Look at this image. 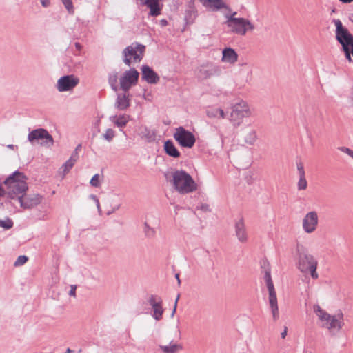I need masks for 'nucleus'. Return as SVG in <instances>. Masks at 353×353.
I'll list each match as a JSON object with an SVG mask.
<instances>
[{"label": "nucleus", "mask_w": 353, "mask_h": 353, "mask_svg": "<svg viewBox=\"0 0 353 353\" xmlns=\"http://www.w3.org/2000/svg\"><path fill=\"white\" fill-rule=\"evenodd\" d=\"M77 285H72L70 286V290L69 291V293L68 294L70 296H76V290H77Z\"/></svg>", "instance_id": "46"}, {"label": "nucleus", "mask_w": 353, "mask_h": 353, "mask_svg": "<svg viewBox=\"0 0 353 353\" xmlns=\"http://www.w3.org/2000/svg\"><path fill=\"white\" fill-rule=\"evenodd\" d=\"M13 225L14 222L9 217H6L5 220L0 219V227L4 229L5 230L11 229L13 227Z\"/></svg>", "instance_id": "31"}, {"label": "nucleus", "mask_w": 353, "mask_h": 353, "mask_svg": "<svg viewBox=\"0 0 353 353\" xmlns=\"http://www.w3.org/2000/svg\"><path fill=\"white\" fill-rule=\"evenodd\" d=\"M74 162H77V161L79 159V154L76 151H73L70 159Z\"/></svg>", "instance_id": "47"}, {"label": "nucleus", "mask_w": 353, "mask_h": 353, "mask_svg": "<svg viewBox=\"0 0 353 353\" xmlns=\"http://www.w3.org/2000/svg\"><path fill=\"white\" fill-rule=\"evenodd\" d=\"M341 150L347 153L349 156L353 158V151L350 148L343 147L341 148Z\"/></svg>", "instance_id": "51"}, {"label": "nucleus", "mask_w": 353, "mask_h": 353, "mask_svg": "<svg viewBox=\"0 0 353 353\" xmlns=\"http://www.w3.org/2000/svg\"><path fill=\"white\" fill-rule=\"evenodd\" d=\"M221 59L223 61L234 63L237 61L238 54L233 48L230 47H226L223 48L222 51Z\"/></svg>", "instance_id": "24"}, {"label": "nucleus", "mask_w": 353, "mask_h": 353, "mask_svg": "<svg viewBox=\"0 0 353 353\" xmlns=\"http://www.w3.org/2000/svg\"><path fill=\"white\" fill-rule=\"evenodd\" d=\"M335 304L342 310L347 306V294L344 289H339L336 294Z\"/></svg>", "instance_id": "26"}, {"label": "nucleus", "mask_w": 353, "mask_h": 353, "mask_svg": "<svg viewBox=\"0 0 353 353\" xmlns=\"http://www.w3.org/2000/svg\"><path fill=\"white\" fill-rule=\"evenodd\" d=\"M75 162L72 161L70 159H68L66 161L64 164L63 165V173L64 174L69 172V171L74 166Z\"/></svg>", "instance_id": "40"}, {"label": "nucleus", "mask_w": 353, "mask_h": 353, "mask_svg": "<svg viewBox=\"0 0 353 353\" xmlns=\"http://www.w3.org/2000/svg\"><path fill=\"white\" fill-rule=\"evenodd\" d=\"M81 148H82V145H81V143H79V144H78V145L76 146V148H75V149H74V151H76L77 152H78L79 150H81Z\"/></svg>", "instance_id": "61"}, {"label": "nucleus", "mask_w": 353, "mask_h": 353, "mask_svg": "<svg viewBox=\"0 0 353 353\" xmlns=\"http://www.w3.org/2000/svg\"><path fill=\"white\" fill-rule=\"evenodd\" d=\"M179 298H180V294H178V295L175 299V302H174V303H176V305H178V301L179 300Z\"/></svg>", "instance_id": "63"}, {"label": "nucleus", "mask_w": 353, "mask_h": 353, "mask_svg": "<svg viewBox=\"0 0 353 353\" xmlns=\"http://www.w3.org/2000/svg\"><path fill=\"white\" fill-rule=\"evenodd\" d=\"M99 178L100 176L99 174H95L94 175H93L90 181V184L91 185V186L94 188L99 187L101 185Z\"/></svg>", "instance_id": "39"}, {"label": "nucleus", "mask_w": 353, "mask_h": 353, "mask_svg": "<svg viewBox=\"0 0 353 353\" xmlns=\"http://www.w3.org/2000/svg\"><path fill=\"white\" fill-rule=\"evenodd\" d=\"M139 78V72L134 68L125 71L120 77V89L128 92L130 88L136 85Z\"/></svg>", "instance_id": "10"}, {"label": "nucleus", "mask_w": 353, "mask_h": 353, "mask_svg": "<svg viewBox=\"0 0 353 353\" xmlns=\"http://www.w3.org/2000/svg\"><path fill=\"white\" fill-rule=\"evenodd\" d=\"M144 6H146L150 9L148 12V17H157L161 14V11L163 10V3H146V1L143 2Z\"/></svg>", "instance_id": "25"}, {"label": "nucleus", "mask_w": 353, "mask_h": 353, "mask_svg": "<svg viewBox=\"0 0 353 353\" xmlns=\"http://www.w3.org/2000/svg\"><path fill=\"white\" fill-rule=\"evenodd\" d=\"M148 302L153 310L152 317L156 321H160L164 312L162 299L157 295H151Z\"/></svg>", "instance_id": "16"}, {"label": "nucleus", "mask_w": 353, "mask_h": 353, "mask_svg": "<svg viewBox=\"0 0 353 353\" xmlns=\"http://www.w3.org/2000/svg\"><path fill=\"white\" fill-rule=\"evenodd\" d=\"M268 290V301L272 311L274 321H276L279 318V307L276 290L272 281L265 282Z\"/></svg>", "instance_id": "15"}, {"label": "nucleus", "mask_w": 353, "mask_h": 353, "mask_svg": "<svg viewBox=\"0 0 353 353\" xmlns=\"http://www.w3.org/2000/svg\"><path fill=\"white\" fill-rule=\"evenodd\" d=\"M143 231L146 237L152 238L155 235V230L153 228H151L147 222L144 223Z\"/></svg>", "instance_id": "33"}, {"label": "nucleus", "mask_w": 353, "mask_h": 353, "mask_svg": "<svg viewBox=\"0 0 353 353\" xmlns=\"http://www.w3.org/2000/svg\"><path fill=\"white\" fill-rule=\"evenodd\" d=\"M297 170L299 171V176H305L304 167L301 162L297 163Z\"/></svg>", "instance_id": "43"}, {"label": "nucleus", "mask_w": 353, "mask_h": 353, "mask_svg": "<svg viewBox=\"0 0 353 353\" xmlns=\"http://www.w3.org/2000/svg\"><path fill=\"white\" fill-rule=\"evenodd\" d=\"M194 1H195V0H189L188 1V4H187V6L188 8V10H197V9L196 8L195 5H194Z\"/></svg>", "instance_id": "44"}, {"label": "nucleus", "mask_w": 353, "mask_h": 353, "mask_svg": "<svg viewBox=\"0 0 353 353\" xmlns=\"http://www.w3.org/2000/svg\"><path fill=\"white\" fill-rule=\"evenodd\" d=\"M90 198H91L92 199H93V201H95L97 208H98L99 211H100L101 210L100 204H99V199L97 198V196L94 194H90Z\"/></svg>", "instance_id": "48"}, {"label": "nucleus", "mask_w": 353, "mask_h": 353, "mask_svg": "<svg viewBox=\"0 0 353 353\" xmlns=\"http://www.w3.org/2000/svg\"><path fill=\"white\" fill-rule=\"evenodd\" d=\"M318 223L317 213L314 211L308 212L303 219V227L307 233L312 232Z\"/></svg>", "instance_id": "18"}, {"label": "nucleus", "mask_w": 353, "mask_h": 353, "mask_svg": "<svg viewBox=\"0 0 353 353\" xmlns=\"http://www.w3.org/2000/svg\"><path fill=\"white\" fill-rule=\"evenodd\" d=\"M74 46L78 51H81L83 48V46L79 42H76Z\"/></svg>", "instance_id": "57"}, {"label": "nucleus", "mask_w": 353, "mask_h": 353, "mask_svg": "<svg viewBox=\"0 0 353 353\" xmlns=\"http://www.w3.org/2000/svg\"><path fill=\"white\" fill-rule=\"evenodd\" d=\"M264 279H265V282L269 281H272V276H271V270L270 271L268 270V271L265 272Z\"/></svg>", "instance_id": "49"}, {"label": "nucleus", "mask_w": 353, "mask_h": 353, "mask_svg": "<svg viewBox=\"0 0 353 353\" xmlns=\"http://www.w3.org/2000/svg\"><path fill=\"white\" fill-rule=\"evenodd\" d=\"M111 121L114 124L119 128H124L130 119V115L120 114L119 116H112L110 117Z\"/></svg>", "instance_id": "27"}, {"label": "nucleus", "mask_w": 353, "mask_h": 353, "mask_svg": "<svg viewBox=\"0 0 353 353\" xmlns=\"http://www.w3.org/2000/svg\"><path fill=\"white\" fill-rule=\"evenodd\" d=\"M314 312L318 316L319 319L321 321H325L323 327H326L329 330H331V314H328L326 311L323 310L319 305H314Z\"/></svg>", "instance_id": "19"}, {"label": "nucleus", "mask_w": 353, "mask_h": 353, "mask_svg": "<svg viewBox=\"0 0 353 353\" xmlns=\"http://www.w3.org/2000/svg\"><path fill=\"white\" fill-rule=\"evenodd\" d=\"M221 68L212 62H207L200 65L197 71V77L205 80L220 76Z\"/></svg>", "instance_id": "11"}, {"label": "nucleus", "mask_w": 353, "mask_h": 353, "mask_svg": "<svg viewBox=\"0 0 353 353\" xmlns=\"http://www.w3.org/2000/svg\"><path fill=\"white\" fill-rule=\"evenodd\" d=\"M245 27L247 28V31L248 30H252L254 28V25L251 23V21L247 19H245Z\"/></svg>", "instance_id": "45"}, {"label": "nucleus", "mask_w": 353, "mask_h": 353, "mask_svg": "<svg viewBox=\"0 0 353 353\" xmlns=\"http://www.w3.org/2000/svg\"><path fill=\"white\" fill-rule=\"evenodd\" d=\"M40 3L43 8H48L50 5V0H40Z\"/></svg>", "instance_id": "52"}, {"label": "nucleus", "mask_w": 353, "mask_h": 353, "mask_svg": "<svg viewBox=\"0 0 353 353\" xmlns=\"http://www.w3.org/2000/svg\"><path fill=\"white\" fill-rule=\"evenodd\" d=\"M250 111L248 106L244 101L235 103L232 107L230 120L234 127H238L242 123L244 117H248Z\"/></svg>", "instance_id": "7"}, {"label": "nucleus", "mask_w": 353, "mask_h": 353, "mask_svg": "<svg viewBox=\"0 0 353 353\" xmlns=\"http://www.w3.org/2000/svg\"><path fill=\"white\" fill-rule=\"evenodd\" d=\"M245 18L243 17H228V20H226L223 24L230 28V32L239 34L245 35L247 32V28L245 27Z\"/></svg>", "instance_id": "14"}, {"label": "nucleus", "mask_w": 353, "mask_h": 353, "mask_svg": "<svg viewBox=\"0 0 353 353\" xmlns=\"http://www.w3.org/2000/svg\"><path fill=\"white\" fill-rule=\"evenodd\" d=\"M118 79V72H114L108 75V83L111 87V88L114 91H117L119 88L117 84Z\"/></svg>", "instance_id": "30"}, {"label": "nucleus", "mask_w": 353, "mask_h": 353, "mask_svg": "<svg viewBox=\"0 0 353 353\" xmlns=\"http://www.w3.org/2000/svg\"><path fill=\"white\" fill-rule=\"evenodd\" d=\"M257 139L256 132L255 130H252L245 137V141L246 143L253 145Z\"/></svg>", "instance_id": "32"}, {"label": "nucleus", "mask_w": 353, "mask_h": 353, "mask_svg": "<svg viewBox=\"0 0 353 353\" xmlns=\"http://www.w3.org/2000/svg\"><path fill=\"white\" fill-rule=\"evenodd\" d=\"M115 108L118 110H125L130 106V94L128 92L119 93L117 94Z\"/></svg>", "instance_id": "20"}, {"label": "nucleus", "mask_w": 353, "mask_h": 353, "mask_svg": "<svg viewBox=\"0 0 353 353\" xmlns=\"http://www.w3.org/2000/svg\"><path fill=\"white\" fill-rule=\"evenodd\" d=\"M163 150L165 153L169 157L173 158H179L181 157V152L176 148L174 142L171 139L165 141L163 144Z\"/></svg>", "instance_id": "23"}, {"label": "nucleus", "mask_w": 353, "mask_h": 353, "mask_svg": "<svg viewBox=\"0 0 353 353\" xmlns=\"http://www.w3.org/2000/svg\"><path fill=\"white\" fill-rule=\"evenodd\" d=\"M198 17V10H186L184 15V26L181 30V32H183L185 30H188L189 26L192 25Z\"/></svg>", "instance_id": "22"}, {"label": "nucleus", "mask_w": 353, "mask_h": 353, "mask_svg": "<svg viewBox=\"0 0 353 353\" xmlns=\"http://www.w3.org/2000/svg\"><path fill=\"white\" fill-rule=\"evenodd\" d=\"M208 115L209 117H217V116H218V113H216V111H215V110H214L213 112H208Z\"/></svg>", "instance_id": "59"}, {"label": "nucleus", "mask_w": 353, "mask_h": 353, "mask_svg": "<svg viewBox=\"0 0 353 353\" xmlns=\"http://www.w3.org/2000/svg\"><path fill=\"white\" fill-rule=\"evenodd\" d=\"M159 23L162 27H165L168 25V22L165 19H162L160 20Z\"/></svg>", "instance_id": "55"}, {"label": "nucleus", "mask_w": 353, "mask_h": 353, "mask_svg": "<svg viewBox=\"0 0 353 353\" xmlns=\"http://www.w3.org/2000/svg\"><path fill=\"white\" fill-rule=\"evenodd\" d=\"M176 303H174L173 310L172 311L171 317H173L176 311Z\"/></svg>", "instance_id": "60"}, {"label": "nucleus", "mask_w": 353, "mask_h": 353, "mask_svg": "<svg viewBox=\"0 0 353 353\" xmlns=\"http://www.w3.org/2000/svg\"><path fill=\"white\" fill-rule=\"evenodd\" d=\"M215 111L216 113H218V115L219 117H221V118L225 117V112L221 108H216V109H215Z\"/></svg>", "instance_id": "54"}, {"label": "nucleus", "mask_w": 353, "mask_h": 353, "mask_svg": "<svg viewBox=\"0 0 353 353\" xmlns=\"http://www.w3.org/2000/svg\"><path fill=\"white\" fill-rule=\"evenodd\" d=\"M343 51L345 53V57L346 58V59L349 61V62H352V57H351V54H352V52H351V48L350 47H347V48H342Z\"/></svg>", "instance_id": "42"}, {"label": "nucleus", "mask_w": 353, "mask_h": 353, "mask_svg": "<svg viewBox=\"0 0 353 353\" xmlns=\"http://www.w3.org/2000/svg\"><path fill=\"white\" fill-rule=\"evenodd\" d=\"M287 332H288V328H287V327H285L283 331L281 334V336L282 339H285V336L287 335Z\"/></svg>", "instance_id": "58"}, {"label": "nucleus", "mask_w": 353, "mask_h": 353, "mask_svg": "<svg viewBox=\"0 0 353 353\" xmlns=\"http://www.w3.org/2000/svg\"><path fill=\"white\" fill-rule=\"evenodd\" d=\"M28 261V257L26 255H20L17 257V260L14 263L15 267L21 266L24 265Z\"/></svg>", "instance_id": "38"}, {"label": "nucleus", "mask_w": 353, "mask_h": 353, "mask_svg": "<svg viewBox=\"0 0 353 353\" xmlns=\"http://www.w3.org/2000/svg\"><path fill=\"white\" fill-rule=\"evenodd\" d=\"M15 147L17 148V146L14 145L13 144H9L7 145V148L10 150H14Z\"/></svg>", "instance_id": "62"}, {"label": "nucleus", "mask_w": 353, "mask_h": 353, "mask_svg": "<svg viewBox=\"0 0 353 353\" xmlns=\"http://www.w3.org/2000/svg\"><path fill=\"white\" fill-rule=\"evenodd\" d=\"M145 46L138 42H134L123 50L122 57L123 63L130 67L132 61L140 62L145 52Z\"/></svg>", "instance_id": "4"}, {"label": "nucleus", "mask_w": 353, "mask_h": 353, "mask_svg": "<svg viewBox=\"0 0 353 353\" xmlns=\"http://www.w3.org/2000/svg\"><path fill=\"white\" fill-rule=\"evenodd\" d=\"M173 137L177 143L182 148L190 149L193 148L196 143L195 135L183 126L176 128Z\"/></svg>", "instance_id": "6"}, {"label": "nucleus", "mask_w": 353, "mask_h": 353, "mask_svg": "<svg viewBox=\"0 0 353 353\" xmlns=\"http://www.w3.org/2000/svg\"><path fill=\"white\" fill-rule=\"evenodd\" d=\"M160 349L163 353H176L179 350H182L183 347L179 344H172V342L169 345H160Z\"/></svg>", "instance_id": "29"}, {"label": "nucleus", "mask_w": 353, "mask_h": 353, "mask_svg": "<svg viewBox=\"0 0 353 353\" xmlns=\"http://www.w3.org/2000/svg\"><path fill=\"white\" fill-rule=\"evenodd\" d=\"M260 266L262 270H264V272L271 270L270 263L266 258H263L260 261Z\"/></svg>", "instance_id": "41"}, {"label": "nucleus", "mask_w": 353, "mask_h": 353, "mask_svg": "<svg viewBox=\"0 0 353 353\" xmlns=\"http://www.w3.org/2000/svg\"><path fill=\"white\" fill-rule=\"evenodd\" d=\"M345 325L343 310L339 308L332 313V337H339L343 334Z\"/></svg>", "instance_id": "12"}, {"label": "nucleus", "mask_w": 353, "mask_h": 353, "mask_svg": "<svg viewBox=\"0 0 353 353\" xmlns=\"http://www.w3.org/2000/svg\"><path fill=\"white\" fill-rule=\"evenodd\" d=\"M316 267L317 262L313 256L305 253H299L298 268L302 272H310L311 276L313 279H316L318 277Z\"/></svg>", "instance_id": "8"}, {"label": "nucleus", "mask_w": 353, "mask_h": 353, "mask_svg": "<svg viewBox=\"0 0 353 353\" xmlns=\"http://www.w3.org/2000/svg\"><path fill=\"white\" fill-rule=\"evenodd\" d=\"M305 111L309 117L316 116L317 114V108L313 103H310L305 108Z\"/></svg>", "instance_id": "34"}, {"label": "nucleus", "mask_w": 353, "mask_h": 353, "mask_svg": "<svg viewBox=\"0 0 353 353\" xmlns=\"http://www.w3.org/2000/svg\"><path fill=\"white\" fill-rule=\"evenodd\" d=\"M336 26V39L343 48L350 47L353 44V35L344 27L339 19L334 20Z\"/></svg>", "instance_id": "9"}, {"label": "nucleus", "mask_w": 353, "mask_h": 353, "mask_svg": "<svg viewBox=\"0 0 353 353\" xmlns=\"http://www.w3.org/2000/svg\"><path fill=\"white\" fill-rule=\"evenodd\" d=\"M172 184L180 194H188L197 190V184L192 176L183 170L172 172Z\"/></svg>", "instance_id": "3"}, {"label": "nucleus", "mask_w": 353, "mask_h": 353, "mask_svg": "<svg viewBox=\"0 0 353 353\" xmlns=\"http://www.w3.org/2000/svg\"><path fill=\"white\" fill-rule=\"evenodd\" d=\"M21 179H25V174L17 170L0 183V199L6 196V204H12L11 201L16 199L17 192L15 188L20 185Z\"/></svg>", "instance_id": "2"}, {"label": "nucleus", "mask_w": 353, "mask_h": 353, "mask_svg": "<svg viewBox=\"0 0 353 353\" xmlns=\"http://www.w3.org/2000/svg\"><path fill=\"white\" fill-rule=\"evenodd\" d=\"M28 178L25 174V179H21L20 185L15 188L17 192L16 199L20 204V207L24 210L32 209L39 205L43 196L39 194H28V185L27 183Z\"/></svg>", "instance_id": "1"}, {"label": "nucleus", "mask_w": 353, "mask_h": 353, "mask_svg": "<svg viewBox=\"0 0 353 353\" xmlns=\"http://www.w3.org/2000/svg\"><path fill=\"white\" fill-rule=\"evenodd\" d=\"M174 277L177 280L178 286H180L181 284V281L180 279V274L179 273H176L175 275H174Z\"/></svg>", "instance_id": "56"}, {"label": "nucleus", "mask_w": 353, "mask_h": 353, "mask_svg": "<svg viewBox=\"0 0 353 353\" xmlns=\"http://www.w3.org/2000/svg\"><path fill=\"white\" fill-rule=\"evenodd\" d=\"M299 190H303L307 188V182L305 176H299V180L297 184Z\"/></svg>", "instance_id": "37"}, {"label": "nucleus", "mask_w": 353, "mask_h": 353, "mask_svg": "<svg viewBox=\"0 0 353 353\" xmlns=\"http://www.w3.org/2000/svg\"><path fill=\"white\" fill-rule=\"evenodd\" d=\"M61 1L62 3L64 5L67 11L70 14H74V9L72 1V0H61Z\"/></svg>", "instance_id": "36"}, {"label": "nucleus", "mask_w": 353, "mask_h": 353, "mask_svg": "<svg viewBox=\"0 0 353 353\" xmlns=\"http://www.w3.org/2000/svg\"><path fill=\"white\" fill-rule=\"evenodd\" d=\"M79 83V79L74 74H65L61 77L57 83L58 91L63 92L72 90Z\"/></svg>", "instance_id": "13"}, {"label": "nucleus", "mask_w": 353, "mask_h": 353, "mask_svg": "<svg viewBox=\"0 0 353 353\" xmlns=\"http://www.w3.org/2000/svg\"><path fill=\"white\" fill-rule=\"evenodd\" d=\"M139 136L148 143L154 142L156 140V132L145 126L140 132Z\"/></svg>", "instance_id": "28"}, {"label": "nucleus", "mask_w": 353, "mask_h": 353, "mask_svg": "<svg viewBox=\"0 0 353 353\" xmlns=\"http://www.w3.org/2000/svg\"><path fill=\"white\" fill-rule=\"evenodd\" d=\"M200 209L203 210V212H209L210 211L209 205L206 203L201 204Z\"/></svg>", "instance_id": "53"}, {"label": "nucleus", "mask_w": 353, "mask_h": 353, "mask_svg": "<svg viewBox=\"0 0 353 353\" xmlns=\"http://www.w3.org/2000/svg\"><path fill=\"white\" fill-rule=\"evenodd\" d=\"M115 136V132L112 128L107 129L106 132L103 134V138L110 142L112 141L113 138Z\"/></svg>", "instance_id": "35"}, {"label": "nucleus", "mask_w": 353, "mask_h": 353, "mask_svg": "<svg viewBox=\"0 0 353 353\" xmlns=\"http://www.w3.org/2000/svg\"><path fill=\"white\" fill-rule=\"evenodd\" d=\"M141 79L150 84H157L159 80V75L148 65H143L141 67Z\"/></svg>", "instance_id": "17"}, {"label": "nucleus", "mask_w": 353, "mask_h": 353, "mask_svg": "<svg viewBox=\"0 0 353 353\" xmlns=\"http://www.w3.org/2000/svg\"><path fill=\"white\" fill-rule=\"evenodd\" d=\"M234 227L236 236L238 240L241 243L245 242L248 239V236L243 217H241L238 221L235 222Z\"/></svg>", "instance_id": "21"}, {"label": "nucleus", "mask_w": 353, "mask_h": 353, "mask_svg": "<svg viewBox=\"0 0 353 353\" xmlns=\"http://www.w3.org/2000/svg\"><path fill=\"white\" fill-rule=\"evenodd\" d=\"M228 11V12L225 13V17L226 18V20H228V17H235V16L237 14V12H232L227 10Z\"/></svg>", "instance_id": "50"}, {"label": "nucleus", "mask_w": 353, "mask_h": 353, "mask_svg": "<svg viewBox=\"0 0 353 353\" xmlns=\"http://www.w3.org/2000/svg\"><path fill=\"white\" fill-rule=\"evenodd\" d=\"M28 141L32 145L39 143L41 146L50 148L54 145V140L49 132L43 128H39L30 131L28 134Z\"/></svg>", "instance_id": "5"}, {"label": "nucleus", "mask_w": 353, "mask_h": 353, "mask_svg": "<svg viewBox=\"0 0 353 353\" xmlns=\"http://www.w3.org/2000/svg\"><path fill=\"white\" fill-rule=\"evenodd\" d=\"M73 352H74L73 350H72L70 348L68 347V348H67L65 353H72Z\"/></svg>", "instance_id": "64"}]
</instances>
